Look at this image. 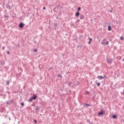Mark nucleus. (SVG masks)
I'll return each instance as SVG.
<instances>
[{"label":"nucleus","instance_id":"ea45409f","mask_svg":"<svg viewBox=\"0 0 124 124\" xmlns=\"http://www.w3.org/2000/svg\"><path fill=\"white\" fill-rule=\"evenodd\" d=\"M5 49V46H3L2 47V50H4Z\"/></svg>","mask_w":124,"mask_h":124},{"label":"nucleus","instance_id":"13d9d810","mask_svg":"<svg viewBox=\"0 0 124 124\" xmlns=\"http://www.w3.org/2000/svg\"><path fill=\"white\" fill-rule=\"evenodd\" d=\"M123 62H124V59H123Z\"/></svg>","mask_w":124,"mask_h":124},{"label":"nucleus","instance_id":"3c124183","mask_svg":"<svg viewBox=\"0 0 124 124\" xmlns=\"http://www.w3.org/2000/svg\"><path fill=\"white\" fill-rule=\"evenodd\" d=\"M1 113H3V111H0Z\"/></svg>","mask_w":124,"mask_h":124},{"label":"nucleus","instance_id":"f257e3e1","mask_svg":"<svg viewBox=\"0 0 124 124\" xmlns=\"http://www.w3.org/2000/svg\"><path fill=\"white\" fill-rule=\"evenodd\" d=\"M12 7H13V3H12V2L8 1V3L6 4V8L7 9H9V10H11Z\"/></svg>","mask_w":124,"mask_h":124},{"label":"nucleus","instance_id":"09e8293b","mask_svg":"<svg viewBox=\"0 0 124 124\" xmlns=\"http://www.w3.org/2000/svg\"><path fill=\"white\" fill-rule=\"evenodd\" d=\"M106 39V38H104L103 40V41H105Z\"/></svg>","mask_w":124,"mask_h":124},{"label":"nucleus","instance_id":"7c9ffc66","mask_svg":"<svg viewBox=\"0 0 124 124\" xmlns=\"http://www.w3.org/2000/svg\"><path fill=\"white\" fill-rule=\"evenodd\" d=\"M53 11H54V12H57V8H54L53 9Z\"/></svg>","mask_w":124,"mask_h":124},{"label":"nucleus","instance_id":"a19ab883","mask_svg":"<svg viewBox=\"0 0 124 124\" xmlns=\"http://www.w3.org/2000/svg\"><path fill=\"white\" fill-rule=\"evenodd\" d=\"M92 43V42L91 41H89L88 43V44H91Z\"/></svg>","mask_w":124,"mask_h":124},{"label":"nucleus","instance_id":"58836bf2","mask_svg":"<svg viewBox=\"0 0 124 124\" xmlns=\"http://www.w3.org/2000/svg\"><path fill=\"white\" fill-rule=\"evenodd\" d=\"M43 9L44 10H46V7H43Z\"/></svg>","mask_w":124,"mask_h":124},{"label":"nucleus","instance_id":"a18cd8bd","mask_svg":"<svg viewBox=\"0 0 124 124\" xmlns=\"http://www.w3.org/2000/svg\"><path fill=\"white\" fill-rule=\"evenodd\" d=\"M34 105H35V104L33 103V104H32L31 105V106H34Z\"/></svg>","mask_w":124,"mask_h":124},{"label":"nucleus","instance_id":"7ed1b4c3","mask_svg":"<svg viewBox=\"0 0 124 124\" xmlns=\"http://www.w3.org/2000/svg\"><path fill=\"white\" fill-rule=\"evenodd\" d=\"M14 102V100L12 99L11 101L10 100H8L6 102V105H11L12 103H13Z\"/></svg>","mask_w":124,"mask_h":124},{"label":"nucleus","instance_id":"5701e85b","mask_svg":"<svg viewBox=\"0 0 124 124\" xmlns=\"http://www.w3.org/2000/svg\"><path fill=\"white\" fill-rule=\"evenodd\" d=\"M120 40H124V36H121V37H120Z\"/></svg>","mask_w":124,"mask_h":124},{"label":"nucleus","instance_id":"bb28decb","mask_svg":"<svg viewBox=\"0 0 124 124\" xmlns=\"http://www.w3.org/2000/svg\"><path fill=\"white\" fill-rule=\"evenodd\" d=\"M101 44H102V45H104V46H105L106 45V43L104 42H101Z\"/></svg>","mask_w":124,"mask_h":124},{"label":"nucleus","instance_id":"1a4fd4ad","mask_svg":"<svg viewBox=\"0 0 124 124\" xmlns=\"http://www.w3.org/2000/svg\"><path fill=\"white\" fill-rule=\"evenodd\" d=\"M80 12L77 11L76 14H75V17H76L77 18H78V17H79V16H80Z\"/></svg>","mask_w":124,"mask_h":124},{"label":"nucleus","instance_id":"9d476101","mask_svg":"<svg viewBox=\"0 0 124 124\" xmlns=\"http://www.w3.org/2000/svg\"><path fill=\"white\" fill-rule=\"evenodd\" d=\"M104 77L102 76H98V79H99V80H102V79H104V78H105V75H104Z\"/></svg>","mask_w":124,"mask_h":124},{"label":"nucleus","instance_id":"c9c22d12","mask_svg":"<svg viewBox=\"0 0 124 124\" xmlns=\"http://www.w3.org/2000/svg\"><path fill=\"white\" fill-rule=\"evenodd\" d=\"M7 55H10V52H9V51H7Z\"/></svg>","mask_w":124,"mask_h":124},{"label":"nucleus","instance_id":"72a5a7b5","mask_svg":"<svg viewBox=\"0 0 124 124\" xmlns=\"http://www.w3.org/2000/svg\"><path fill=\"white\" fill-rule=\"evenodd\" d=\"M33 122H35V124H37V120L34 119Z\"/></svg>","mask_w":124,"mask_h":124},{"label":"nucleus","instance_id":"2f4dec72","mask_svg":"<svg viewBox=\"0 0 124 124\" xmlns=\"http://www.w3.org/2000/svg\"><path fill=\"white\" fill-rule=\"evenodd\" d=\"M71 27H74V28L76 29V27H75V26H74V23H73L72 24H71Z\"/></svg>","mask_w":124,"mask_h":124},{"label":"nucleus","instance_id":"052dcab7","mask_svg":"<svg viewBox=\"0 0 124 124\" xmlns=\"http://www.w3.org/2000/svg\"><path fill=\"white\" fill-rule=\"evenodd\" d=\"M56 19H59V17H56Z\"/></svg>","mask_w":124,"mask_h":124},{"label":"nucleus","instance_id":"f03ea898","mask_svg":"<svg viewBox=\"0 0 124 124\" xmlns=\"http://www.w3.org/2000/svg\"><path fill=\"white\" fill-rule=\"evenodd\" d=\"M105 114V111L103 109H101V110L98 112V116L100 117V116H103Z\"/></svg>","mask_w":124,"mask_h":124},{"label":"nucleus","instance_id":"6e6d98bb","mask_svg":"<svg viewBox=\"0 0 124 124\" xmlns=\"http://www.w3.org/2000/svg\"><path fill=\"white\" fill-rule=\"evenodd\" d=\"M34 43H35V44L36 43V41L34 42Z\"/></svg>","mask_w":124,"mask_h":124},{"label":"nucleus","instance_id":"864d4df0","mask_svg":"<svg viewBox=\"0 0 124 124\" xmlns=\"http://www.w3.org/2000/svg\"><path fill=\"white\" fill-rule=\"evenodd\" d=\"M123 95H124V91H123Z\"/></svg>","mask_w":124,"mask_h":124},{"label":"nucleus","instance_id":"39448f33","mask_svg":"<svg viewBox=\"0 0 124 124\" xmlns=\"http://www.w3.org/2000/svg\"><path fill=\"white\" fill-rule=\"evenodd\" d=\"M107 62L108 63H112V62H113V60H112L111 59L107 58Z\"/></svg>","mask_w":124,"mask_h":124},{"label":"nucleus","instance_id":"de8ad7c7","mask_svg":"<svg viewBox=\"0 0 124 124\" xmlns=\"http://www.w3.org/2000/svg\"><path fill=\"white\" fill-rule=\"evenodd\" d=\"M61 91H62V92H63V91H64V89H61Z\"/></svg>","mask_w":124,"mask_h":124},{"label":"nucleus","instance_id":"4c0bfd02","mask_svg":"<svg viewBox=\"0 0 124 124\" xmlns=\"http://www.w3.org/2000/svg\"><path fill=\"white\" fill-rule=\"evenodd\" d=\"M112 10H113V9L111 8V10L110 11H108V12H110V13H112Z\"/></svg>","mask_w":124,"mask_h":124},{"label":"nucleus","instance_id":"aec40b11","mask_svg":"<svg viewBox=\"0 0 124 124\" xmlns=\"http://www.w3.org/2000/svg\"><path fill=\"white\" fill-rule=\"evenodd\" d=\"M54 28L56 29V28H57V27H58V24H57V23H54Z\"/></svg>","mask_w":124,"mask_h":124},{"label":"nucleus","instance_id":"e433bc0d","mask_svg":"<svg viewBox=\"0 0 124 124\" xmlns=\"http://www.w3.org/2000/svg\"><path fill=\"white\" fill-rule=\"evenodd\" d=\"M82 47V46H77V48H81Z\"/></svg>","mask_w":124,"mask_h":124},{"label":"nucleus","instance_id":"c03bdc74","mask_svg":"<svg viewBox=\"0 0 124 124\" xmlns=\"http://www.w3.org/2000/svg\"><path fill=\"white\" fill-rule=\"evenodd\" d=\"M78 39L80 40V39H81V36H79Z\"/></svg>","mask_w":124,"mask_h":124},{"label":"nucleus","instance_id":"b1692460","mask_svg":"<svg viewBox=\"0 0 124 124\" xmlns=\"http://www.w3.org/2000/svg\"><path fill=\"white\" fill-rule=\"evenodd\" d=\"M80 10H81V7H78V11H78V12H79L80 11Z\"/></svg>","mask_w":124,"mask_h":124},{"label":"nucleus","instance_id":"e2e57ef3","mask_svg":"<svg viewBox=\"0 0 124 124\" xmlns=\"http://www.w3.org/2000/svg\"><path fill=\"white\" fill-rule=\"evenodd\" d=\"M92 86H94V84H93Z\"/></svg>","mask_w":124,"mask_h":124},{"label":"nucleus","instance_id":"4be33fe9","mask_svg":"<svg viewBox=\"0 0 124 124\" xmlns=\"http://www.w3.org/2000/svg\"><path fill=\"white\" fill-rule=\"evenodd\" d=\"M10 84V82H9V80H7L6 83V85H9Z\"/></svg>","mask_w":124,"mask_h":124},{"label":"nucleus","instance_id":"cd10ccee","mask_svg":"<svg viewBox=\"0 0 124 124\" xmlns=\"http://www.w3.org/2000/svg\"><path fill=\"white\" fill-rule=\"evenodd\" d=\"M88 39L89 40V41H91V42H92V41H93V38L88 37Z\"/></svg>","mask_w":124,"mask_h":124},{"label":"nucleus","instance_id":"bf43d9fd","mask_svg":"<svg viewBox=\"0 0 124 124\" xmlns=\"http://www.w3.org/2000/svg\"><path fill=\"white\" fill-rule=\"evenodd\" d=\"M69 92H70V93H71V90H70V91H69Z\"/></svg>","mask_w":124,"mask_h":124},{"label":"nucleus","instance_id":"20e7f679","mask_svg":"<svg viewBox=\"0 0 124 124\" xmlns=\"http://www.w3.org/2000/svg\"><path fill=\"white\" fill-rule=\"evenodd\" d=\"M18 27L20 28V29H23V28L25 27V24H24L23 22H20L18 25Z\"/></svg>","mask_w":124,"mask_h":124},{"label":"nucleus","instance_id":"c756f323","mask_svg":"<svg viewBox=\"0 0 124 124\" xmlns=\"http://www.w3.org/2000/svg\"><path fill=\"white\" fill-rule=\"evenodd\" d=\"M58 77H60L61 78H62V75L58 74Z\"/></svg>","mask_w":124,"mask_h":124},{"label":"nucleus","instance_id":"393cba45","mask_svg":"<svg viewBox=\"0 0 124 124\" xmlns=\"http://www.w3.org/2000/svg\"><path fill=\"white\" fill-rule=\"evenodd\" d=\"M16 46H17L18 47V48H21V45H20V44H17Z\"/></svg>","mask_w":124,"mask_h":124},{"label":"nucleus","instance_id":"69168bd1","mask_svg":"<svg viewBox=\"0 0 124 124\" xmlns=\"http://www.w3.org/2000/svg\"><path fill=\"white\" fill-rule=\"evenodd\" d=\"M19 75H21V74L19 73Z\"/></svg>","mask_w":124,"mask_h":124},{"label":"nucleus","instance_id":"473e14b6","mask_svg":"<svg viewBox=\"0 0 124 124\" xmlns=\"http://www.w3.org/2000/svg\"><path fill=\"white\" fill-rule=\"evenodd\" d=\"M34 52L35 53H37V49H36V48L34 49Z\"/></svg>","mask_w":124,"mask_h":124},{"label":"nucleus","instance_id":"9b49d317","mask_svg":"<svg viewBox=\"0 0 124 124\" xmlns=\"http://www.w3.org/2000/svg\"><path fill=\"white\" fill-rule=\"evenodd\" d=\"M112 119H117V118H118V115H116V114H113L111 116Z\"/></svg>","mask_w":124,"mask_h":124},{"label":"nucleus","instance_id":"2eb2a0df","mask_svg":"<svg viewBox=\"0 0 124 124\" xmlns=\"http://www.w3.org/2000/svg\"><path fill=\"white\" fill-rule=\"evenodd\" d=\"M33 100L32 98L31 97L29 98V100H28V101H29V102H32Z\"/></svg>","mask_w":124,"mask_h":124},{"label":"nucleus","instance_id":"0e129e2a","mask_svg":"<svg viewBox=\"0 0 124 124\" xmlns=\"http://www.w3.org/2000/svg\"><path fill=\"white\" fill-rule=\"evenodd\" d=\"M63 63V62H62V63Z\"/></svg>","mask_w":124,"mask_h":124},{"label":"nucleus","instance_id":"338daca9","mask_svg":"<svg viewBox=\"0 0 124 124\" xmlns=\"http://www.w3.org/2000/svg\"><path fill=\"white\" fill-rule=\"evenodd\" d=\"M62 64V63H60V64Z\"/></svg>","mask_w":124,"mask_h":124},{"label":"nucleus","instance_id":"603ef678","mask_svg":"<svg viewBox=\"0 0 124 124\" xmlns=\"http://www.w3.org/2000/svg\"><path fill=\"white\" fill-rule=\"evenodd\" d=\"M2 95H3V94H0V96H1Z\"/></svg>","mask_w":124,"mask_h":124},{"label":"nucleus","instance_id":"f704fd0d","mask_svg":"<svg viewBox=\"0 0 124 124\" xmlns=\"http://www.w3.org/2000/svg\"><path fill=\"white\" fill-rule=\"evenodd\" d=\"M109 44V42H108V41H107L106 42V45H108Z\"/></svg>","mask_w":124,"mask_h":124},{"label":"nucleus","instance_id":"49530a36","mask_svg":"<svg viewBox=\"0 0 124 124\" xmlns=\"http://www.w3.org/2000/svg\"><path fill=\"white\" fill-rule=\"evenodd\" d=\"M77 22H80V19H78V20H77Z\"/></svg>","mask_w":124,"mask_h":124},{"label":"nucleus","instance_id":"f8f14e48","mask_svg":"<svg viewBox=\"0 0 124 124\" xmlns=\"http://www.w3.org/2000/svg\"><path fill=\"white\" fill-rule=\"evenodd\" d=\"M56 7H57L59 9H60V11H62V7L60 4H59L58 6H56Z\"/></svg>","mask_w":124,"mask_h":124},{"label":"nucleus","instance_id":"412c9836","mask_svg":"<svg viewBox=\"0 0 124 124\" xmlns=\"http://www.w3.org/2000/svg\"><path fill=\"white\" fill-rule=\"evenodd\" d=\"M20 105L21 106H24L25 105V103L23 102H22L21 103H20Z\"/></svg>","mask_w":124,"mask_h":124},{"label":"nucleus","instance_id":"5fc2aeb1","mask_svg":"<svg viewBox=\"0 0 124 124\" xmlns=\"http://www.w3.org/2000/svg\"><path fill=\"white\" fill-rule=\"evenodd\" d=\"M62 56H63V57H64V54H62Z\"/></svg>","mask_w":124,"mask_h":124},{"label":"nucleus","instance_id":"0eeeda50","mask_svg":"<svg viewBox=\"0 0 124 124\" xmlns=\"http://www.w3.org/2000/svg\"><path fill=\"white\" fill-rule=\"evenodd\" d=\"M33 100H35L37 98V95L36 94H33L32 96L31 97Z\"/></svg>","mask_w":124,"mask_h":124},{"label":"nucleus","instance_id":"4468645a","mask_svg":"<svg viewBox=\"0 0 124 124\" xmlns=\"http://www.w3.org/2000/svg\"><path fill=\"white\" fill-rule=\"evenodd\" d=\"M3 90H4L3 87H0V93H3Z\"/></svg>","mask_w":124,"mask_h":124},{"label":"nucleus","instance_id":"f3484780","mask_svg":"<svg viewBox=\"0 0 124 124\" xmlns=\"http://www.w3.org/2000/svg\"><path fill=\"white\" fill-rule=\"evenodd\" d=\"M95 84L97 85V87H100V82H96Z\"/></svg>","mask_w":124,"mask_h":124},{"label":"nucleus","instance_id":"37998d69","mask_svg":"<svg viewBox=\"0 0 124 124\" xmlns=\"http://www.w3.org/2000/svg\"><path fill=\"white\" fill-rule=\"evenodd\" d=\"M9 121L11 120V118L10 117H9Z\"/></svg>","mask_w":124,"mask_h":124},{"label":"nucleus","instance_id":"79ce46f5","mask_svg":"<svg viewBox=\"0 0 124 124\" xmlns=\"http://www.w3.org/2000/svg\"><path fill=\"white\" fill-rule=\"evenodd\" d=\"M4 118H5L6 119L7 118V115H5V116H4Z\"/></svg>","mask_w":124,"mask_h":124},{"label":"nucleus","instance_id":"774afa93","mask_svg":"<svg viewBox=\"0 0 124 124\" xmlns=\"http://www.w3.org/2000/svg\"><path fill=\"white\" fill-rule=\"evenodd\" d=\"M3 63H4V62H3Z\"/></svg>","mask_w":124,"mask_h":124},{"label":"nucleus","instance_id":"ddd939ff","mask_svg":"<svg viewBox=\"0 0 124 124\" xmlns=\"http://www.w3.org/2000/svg\"><path fill=\"white\" fill-rule=\"evenodd\" d=\"M108 30L109 31H111L112 30V27L111 26H110V25H108Z\"/></svg>","mask_w":124,"mask_h":124},{"label":"nucleus","instance_id":"6ab92c4d","mask_svg":"<svg viewBox=\"0 0 124 124\" xmlns=\"http://www.w3.org/2000/svg\"><path fill=\"white\" fill-rule=\"evenodd\" d=\"M71 84H72V82H68V86H69L70 87H71Z\"/></svg>","mask_w":124,"mask_h":124},{"label":"nucleus","instance_id":"8fccbe9b","mask_svg":"<svg viewBox=\"0 0 124 124\" xmlns=\"http://www.w3.org/2000/svg\"><path fill=\"white\" fill-rule=\"evenodd\" d=\"M77 85H80V83H79V82H78V83Z\"/></svg>","mask_w":124,"mask_h":124},{"label":"nucleus","instance_id":"6e6552de","mask_svg":"<svg viewBox=\"0 0 124 124\" xmlns=\"http://www.w3.org/2000/svg\"><path fill=\"white\" fill-rule=\"evenodd\" d=\"M79 19L80 20H84V19H85V15H84L83 14L80 15Z\"/></svg>","mask_w":124,"mask_h":124},{"label":"nucleus","instance_id":"a878e982","mask_svg":"<svg viewBox=\"0 0 124 124\" xmlns=\"http://www.w3.org/2000/svg\"><path fill=\"white\" fill-rule=\"evenodd\" d=\"M85 94H88L89 95V94H90V92L89 91H86Z\"/></svg>","mask_w":124,"mask_h":124},{"label":"nucleus","instance_id":"a211bd4d","mask_svg":"<svg viewBox=\"0 0 124 124\" xmlns=\"http://www.w3.org/2000/svg\"><path fill=\"white\" fill-rule=\"evenodd\" d=\"M85 106H86V108L91 106V104H85Z\"/></svg>","mask_w":124,"mask_h":124},{"label":"nucleus","instance_id":"c85d7f7f","mask_svg":"<svg viewBox=\"0 0 124 124\" xmlns=\"http://www.w3.org/2000/svg\"><path fill=\"white\" fill-rule=\"evenodd\" d=\"M115 23H116L117 25H118V24H119V23H120V21L116 20L115 21Z\"/></svg>","mask_w":124,"mask_h":124},{"label":"nucleus","instance_id":"423d86ee","mask_svg":"<svg viewBox=\"0 0 124 124\" xmlns=\"http://www.w3.org/2000/svg\"><path fill=\"white\" fill-rule=\"evenodd\" d=\"M3 18H4V21H6V20H8V18H9V16L8 15L6 14L4 15L3 16Z\"/></svg>","mask_w":124,"mask_h":124},{"label":"nucleus","instance_id":"680f3d73","mask_svg":"<svg viewBox=\"0 0 124 124\" xmlns=\"http://www.w3.org/2000/svg\"><path fill=\"white\" fill-rule=\"evenodd\" d=\"M92 83H93V81H91V84H92Z\"/></svg>","mask_w":124,"mask_h":124},{"label":"nucleus","instance_id":"4d7b16f0","mask_svg":"<svg viewBox=\"0 0 124 124\" xmlns=\"http://www.w3.org/2000/svg\"><path fill=\"white\" fill-rule=\"evenodd\" d=\"M77 23H78V22H77V21H76V22H75V23H76V24H77Z\"/></svg>","mask_w":124,"mask_h":124},{"label":"nucleus","instance_id":"dca6fc26","mask_svg":"<svg viewBox=\"0 0 124 124\" xmlns=\"http://www.w3.org/2000/svg\"><path fill=\"white\" fill-rule=\"evenodd\" d=\"M39 108H39V107H37L35 109L36 112H39V111H40Z\"/></svg>","mask_w":124,"mask_h":124}]
</instances>
